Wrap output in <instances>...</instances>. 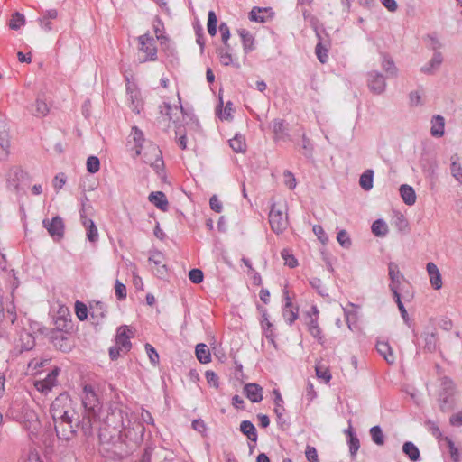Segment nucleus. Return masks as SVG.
Segmentation results:
<instances>
[{
	"label": "nucleus",
	"instance_id": "nucleus-8",
	"mask_svg": "<svg viewBox=\"0 0 462 462\" xmlns=\"http://www.w3.org/2000/svg\"><path fill=\"white\" fill-rule=\"evenodd\" d=\"M367 85L372 93L381 95L385 91L387 84L382 73L373 70L367 75Z\"/></svg>",
	"mask_w": 462,
	"mask_h": 462
},
{
	"label": "nucleus",
	"instance_id": "nucleus-24",
	"mask_svg": "<svg viewBox=\"0 0 462 462\" xmlns=\"http://www.w3.org/2000/svg\"><path fill=\"white\" fill-rule=\"evenodd\" d=\"M402 451L411 461L416 462L420 460V450L412 442L406 441L402 446Z\"/></svg>",
	"mask_w": 462,
	"mask_h": 462
},
{
	"label": "nucleus",
	"instance_id": "nucleus-22",
	"mask_svg": "<svg viewBox=\"0 0 462 462\" xmlns=\"http://www.w3.org/2000/svg\"><path fill=\"white\" fill-rule=\"evenodd\" d=\"M430 134L434 137H440L444 134L445 120L444 117L437 115L431 119Z\"/></svg>",
	"mask_w": 462,
	"mask_h": 462
},
{
	"label": "nucleus",
	"instance_id": "nucleus-62",
	"mask_svg": "<svg viewBox=\"0 0 462 462\" xmlns=\"http://www.w3.org/2000/svg\"><path fill=\"white\" fill-rule=\"evenodd\" d=\"M309 331L313 337L318 339L319 344L324 345V338H323L321 328H319V326H314L313 328H309Z\"/></svg>",
	"mask_w": 462,
	"mask_h": 462
},
{
	"label": "nucleus",
	"instance_id": "nucleus-51",
	"mask_svg": "<svg viewBox=\"0 0 462 462\" xmlns=\"http://www.w3.org/2000/svg\"><path fill=\"white\" fill-rule=\"evenodd\" d=\"M315 52L318 60L321 63H326L328 60V49L324 48L320 42L316 45Z\"/></svg>",
	"mask_w": 462,
	"mask_h": 462
},
{
	"label": "nucleus",
	"instance_id": "nucleus-7",
	"mask_svg": "<svg viewBox=\"0 0 462 462\" xmlns=\"http://www.w3.org/2000/svg\"><path fill=\"white\" fill-rule=\"evenodd\" d=\"M140 51L145 53V57L141 60L142 62L147 60H155L157 59V49L154 39L148 33L139 36Z\"/></svg>",
	"mask_w": 462,
	"mask_h": 462
},
{
	"label": "nucleus",
	"instance_id": "nucleus-14",
	"mask_svg": "<svg viewBox=\"0 0 462 462\" xmlns=\"http://www.w3.org/2000/svg\"><path fill=\"white\" fill-rule=\"evenodd\" d=\"M430 282L435 290H439L442 287V278L438 266L434 263H428L426 266Z\"/></svg>",
	"mask_w": 462,
	"mask_h": 462
},
{
	"label": "nucleus",
	"instance_id": "nucleus-2",
	"mask_svg": "<svg viewBox=\"0 0 462 462\" xmlns=\"http://www.w3.org/2000/svg\"><path fill=\"white\" fill-rule=\"evenodd\" d=\"M50 412L54 422L56 436L59 440L69 442L72 440L79 430L84 436L92 432L89 416H79L72 407V401L66 393L60 394L51 404Z\"/></svg>",
	"mask_w": 462,
	"mask_h": 462
},
{
	"label": "nucleus",
	"instance_id": "nucleus-40",
	"mask_svg": "<svg viewBox=\"0 0 462 462\" xmlns=\"http://www.w3.org/2000/svg\"><path fill=\"white\" fill-rule=\"evenodd\" d=\"M48 112H49V107H48L47 104L43 100L37 98L36 103H35V110L32 111L33 116H44L48 114Z\"/></svg>",
	"mask_w": 462,
	"mask_h": 462
},
{
	"label": "nucleus",
	"instance_id": "nucleus-64",
	"mask_svg": "<svg viewBox=\"0 0 462 462\" xmlns=\"http://www.w3.org/2000/svg\"><path fill=\"white\" fill-rule=\"evenodd\" d=\"M449 423L454 427H460L462 426V411L453 414L449 418Z\"/></svg>",
	"mask_w": 462,
	"mask_h": 462
},
{
	"label": "nucleus",
	"instance_id": "nucleus-9",
	"mask_svg": "<svg viewBox=\"0 0 462 462\" xmlns=\"http://www.w3.org/2000/svg\"><path fill=\"white\" fill-rule=\"evenodd\" d=\"M43 226L48 230L52 237L61 238L64 235V224L62 218L59 216L54 217L51 221L44 219Z\"/></svg>",
	"mask_w": 462,
	"mask_h": 462
},
{
	"label": "nucleus",
	"instance_id": "nucleus-3",
	"mask_svg": "<svg viewBox=\"0 0 462 462\" xmlns=\"http://www.w3.org/2000/svg\"><path fill=\"white\" fill-rule=\"evenodd\" d=\"M81 402L82 406L84 407V413L82 416H89V419L92 421V420L97 416L101 409V402L93 385H84L81 394Z\"/></svg>",
	"mask_w": 462,
	"mask_h": 462
},
{
	"label": "nucleus",
	"instance_id": "nucleus-28",
	"mask_svg": "<svg viewBox=\"0 0 462 462\" xmlns=\"http://www.w3.org/2000/svg\"><path fill=\"white\" fill-rule=\"evenodd\" d=\"M388 273L391 280L390 284H394L400 286L401 279L402 278V274L400 273L399 267L397 263L391 262L388 264Z\"/></svg>",
	"mask_w": 462,
	"mask_h": 462
},
{
	"label": "nucleus",
	"instance_id": "nucleus-41",
	"mask_svg": "<svg viewBox=\"0 0 462 462\" xmlns=\"http://www.w3.org/2000/svg\"><path fill=\"white\" fill-rule=\"evenodd\" d=\"M100 169V162L97 156H89L87 160V170L89 173H96Z\"/></svg>",
	"mask_w": 462,
	"mask_h": 462
},
{
	"label": "nucleus",
	"instance_id": "nucleus-53",
	"mask_svg": "<svg viewBox=\"0 0 462 462\" xmlns=\"http://www.w3.org/2000/svg\"><path fill=\"white\" fill-rule=\"evenodd\" d=\"M145 350L147 352V355L149 356L151 363L152 365L158 364L159 363V354L157 353L155 348L152 345L147 343L145 345Z\"/></svg>",
	"mask_w": 462,
	"mask_h": 462
},
{
	"label": "nucleus",
	"instance_id": "nucleus-39",
	"mask_svg": "<svg viewBox=\"0 0 462 462\" xmlns=\"http://www.w3.org/2000/svg\"><path fill=\"white\" fill-rule=\"evenodd\" d=\"M217 18L214 11H209L208 15V32L211 36L217 33Z\"/></svg>",
	"mask_w": 462,
	"mask_h": 462
},
{
	"label": "nucleus",
	"instance_id": "nucleus-31",
	"mask_svg": "<svg viewBox=\"0 0 462 462\" xmlns=\"http://www.w3.org/2000/svg\"><path fill=\"white\" fill-rule=\"evenodd\" d=\"M373 178H374V171L366 170L359 179V184L361 188L366 191L370 190L373 188Z\"/></svg>",
	"mask_w": 462,
	"mask_h": 462
},
{
	"label": "nucleus",
	"instance_id": "nucleus-35",
	"mask_svg": "<svg viewBox=\"0 0 462 462\" xmlns=\"http://www.w3.org/2000/svg\"><path fill=\"white\" fill-rule=\"evenodd\" d=\"M273 393L275 394V398H274L275 409H274V411L276 413L278 420L282 421V420H283L282 416H283V411H284V408L282 406L283 401H282L281 393L277 390H274Z\"/></svg>",
	"mask_w": 462,
	"mask_h": 462
},
{
	"label": "nucleus",
	"instance_id": "nucleus-20",
	"mask_svg": "<svg viewBox=\"0 0 462 462\" xmlns=\"http://www.w3.org/2000/svg\"><path fill=\"white\" fill-rule=\"evenodd\" d=\"M376 350L385 359L388 364H393L395 357L393 356L392 347L387 342L378 341L376 344Z\"/></svg>",
	"mask_w": 462,
	"mask_h": 462
},
{
	"label": "nucleus",
	"instance_id": "nucleus-43",
	"mask_svg": "<svg viewBox=\"0 0 462 462\" xmlns=\"http://www.w3.org/2000/svg\"><path fill=\"white\" fill-rule=\"evenodd\" d=\"M88 310L87 306L80 301L75 303V312L79 320H85L88 318Z\"/></svg>",
	"mask_w": 462,
	"mask_h": 462
},
{
	"label": "nucleus",
	"instance_id": "nucleus-56",
	"mask_svg": "<svg viewBox=\"0 0 462 462\" xmlns=\"http://www.w3.org/2000/svg\"><path fill=\"white\" fill-rule=\"evenodd\" d=\"M395 226L400 230H405L408 227V221L402 214L398 213L394 219Z\"/></svg>",
	"mask_w": 462,
	"mask_h": 462
},
{
	"label": "nucleus",
	"instance_id": "nucleus-26",
	"mask_svg": "<svg viewBox=\"0 0 462 462\" xmlns=\"http://www.w3.org/2000/svg\"><path fill=\"white\" fill-rule=\"evenodd\" d=\"M160 112L162 115H165L170 121L175 123L178 120V117L176 116L179 113L178 106H171L169 103L164 102L160 106Z\"/></svg>",
	"mask_w": 462,
	"mask_h": 462
},
{
	"label": "nucleus",
	"instance_id": "nucleus-45",
	"mask_svg": "<svg viewBox=\"0 0 462 462\" xmlns=\"http://www.w3.org/2000/svg\"><path fill=\"white\" fill-rule=\"evenodd\" d=\"M337 240L344 248H349L351 245V239L346 230H340L337 233Z\"/></svg>",
	"mask_w": 462,
	"mask_h": 462
},
{
	"label": "nucleus",
	"instance_id": "nucleus-10",
	"mask_svg": "<svg viewBox=\"0 0 462 462\" xmlns=\"http://www.w3.org/2000/svg\"><path fill=\"white\" fill-rule=\"evenodd\" d=\"M134 337V332L129 328L128 326L123 325L118 328L116 334V345L120 346V348L124 352H128L131 348L130 338Z\"/></svg>",
	"mask_w": 462,
	"mask_h": 462
},
{
	"label": "nucleus",
	"instance_id": "nucleus-6",
	"mask_svg": "<svg viewBox=\"0 0 462 462\" xmlns=\"http://www.w3.org/2000/svg\"><path fill=\"white\" fill-rule=\"evenodd\" d=\"M269 223L274 233H282L288 226L287 215H284L282 208H277L275 205H273L269 213Z\"/></svg>",
	"mask_w": 462,
	"mask_h": 462
},
{
	"label": "nucleus",
	"instance_id": "nucleus-54",
	"mask_svg": "<svg viewBox=\"0 0 462 462\" xmlns=\"http://www.w3.org/2000/svg\"><path fill=\"white\" fill-rule=\"evenodd\" d=\"M448 447L450 453V457L454 462L459 461V452L457 448L455 446V443L450 439H446Z\"/></svg>",
	"mask_w": 462,
	"mask_h": 462
},
{
	"label": "nucleus",
	"instance_id": "nucleus-4",
	"mask_svg": "<svg viewBox=\"0 0 462 462\" xmlns=\"http://www.w3.org/2000/svg\"><path fill=\"white\" fill-rule=\"evenodd\" d=\"M455 393L456 387L453 381L447 376L442 377L438 398L441 411L446 412L454 409L456 405Z\"/></svg>",
	"mask_w": 462,
	"mask_h": 462
},
{
	"label": "nucleus",
	"instance_id": "nucleus-32",
	"mask_svg": "<svg viewBox=\"0 0 462 462\" xmlns=\"http://www.w3.org/2000/svg\"><path fill=\"white\" fill-rule=\"evenodd\" d=\"M423 339L425 342L424 349L428 352H434L437 348V337L435 332H425L423 335Z\"/></svg>",
	"mask_w": 462,
	"mask_h": 462
},
{
	"label": "nucleus",
	"instance_id": "nucleus-50",
	"mask_svg": "<svg viewBox=\"0 0 462 462\" xmlns=\"http://www.w3.org/2000/svg\"><path fill=\"white\" fill-rule=\"evenodd\" d=\"M282 257L284 260L285 265L289 266L290 268H294L297 266L298 262L289 250L284 249L282 252Z\"/></svg>",
	"mask_w": 462,
	"mask_h": 462
},
{
	"label": "nucleus",
	"instance_id": "nucleus-11",
	"mask_svg": "<svg viewBox=\"0 0 462 462\" xmlns=\"http://www.w3.org/2000/svg\"><path fill=\"white\" fill-rule=\"evenodd\" d=\"M10 154L9 134L5 124L0 121V161H6Z\"/></svg>",
	"mask_w": 462,
	"mask_h": 462
},
{
	"label": "nucleus",
	"instance_id": "nucleus-37",
	"mask_svg": "<svg viewBox=\"0 0 462 462\" xmlns=\"http://www.w3.org/2000/svg\"><path fill=\"white\" fill-rule=\"evenodd\" d=\"M229 144L236 152H242L245 150V139L240 135H236L234 138L230 139Z\"/></svg>",
	"mask_w": 462,
	"mask_h": 462
},
{
	"label": "nucleus",
	"instance_id": "nucleus-60",
	"mask_svg": "<svg viewBox=\"0 0 462 462\" xmlns=\"http://www.w3.org/2000/svg\"><path fill=\"white\" fill-rule=\"evenodd\" d=\"M116 295L118 300H124L126 298V287L118 280L116 282Z\"/></svg>",
	"mask_w": 462,
	"mask_h": 462
},
{
	"label": "nucleus",
	"instance_id": "nucleus-29",
	"mask_svg": "<svg viewBox=\"0 0 462 462\" xmlns=\"http://www.w3.org/2000/svg\"><path fill=\"white\" fill-rule=\"evenodd\" d=\"M238 33L241 37L243 48L245 52H249L254 49V38L252 34L246 31L245 29H241L238 31Z\"/></svg>",
	"mask_w": 462,
	"mask_h": 462
},
{
	"label": "nucleus",
	"instance_id": "nucleus-21",
	"mask_svg": "<svg viewBox=\"0 0 462 462\" xmlns=\"http://www.w3.org/2000/svg\"><path fill=\"white\" fill-rule=\"evenodd\" d=\"M399 190L400 195L406 205L411 206L416 202V193L411 186L402 184Z\"/></svg>",
	"mask_w": 462,
	"mask_h": 462
},
{
	"label": "nucleus",
	"instance_id": "nucleus-23",
	"mask_svg": "<svg viewBox=\"0 0 462 462\" xmlns=\"http://www.w3.org/2000/svg\"><path fill=\"white\" fill-rule=\"evenodd\" d=\"M240 431L245 435L249 440L257 441V431L254 425L250 420H243L240 424Z\"/></svg>",
	"mask_w": 462,
	"mask_h": 462
},
{
	"label": "nucleus",
	"instance_id": "nucleus-38",
	"mask_svg": "<svg viewBox=\"0 0 462 462\" xmlns=\"http://www.w3.org/2000/svg\"><path fill=\"white\" fill-rule=\"evenodd\" d=\"M273 131L275 134V137L278 139L282 138L285 132L284 120L282 119H275L272 124Z\"/></svg>",
	"mask_w": 462,
	"mask_h": 462
},
{
	"label": "nucleus",
	"instance_id": "nucleus-36",
	"mask_svg": "<svg viewBox=\"0 0 462 462\" xmlns=\"http://www.w3.org/2000/svg\"><path fill=\"white\" fill-rule=\"evenodd\" d=\"M25 23V17L23 14L19 12H15L13 14L10 21H9V27L12 30H18L22 25H23Z\"/></svg>",
	"mask_w": 462,
	"mask_h": 462
},
{
	"label": "nucleus",
	"instance_id": "nucleus-63",
	"mask_svg": "<svg viewBox=\"0 0 462 462\" xmlns=\"http://www.w3.org/2000/svg\"><path fill=\"white\" fill-rule=\"evenodd\" d=\"M284 182L290 189H293L296 187V179L289 171L284 172Z\"/></svg>",
	"mask_w": 462,
	"mask_h": 462
},
{
	"label": "nucleus",
	"instance_id": "nucleus-44",
	"mask_svg": "<svg viewBox=\"0 0 462 462\" xmlns=\"http://www.w3.org/2000/svg\"><path fill=\"white\" fill-rule=\"evenodd\" d=\"M150 264L154 266L164 265V255L160 251H155L151 254L148 258Z\"/></svg>",
	"mask_w": 462,
	"mask_h": 462
},
{
	"label": "nucleus",
	"instance_id": "nucleus-25",
	"mask_svg": "<svg viewBox=\"0 0 462 462\" xmlns=\"http://www.w3.org/2000/svg\"><path fill=\"white\" fill-rule=\"evenodd\" d=\"M196 356L202 364H207L211 360V355L208 346L204 343H199L196 346Z\"/></svg>",
	"mask_w": 462,
	"mask_h": 462
},
{
	"label": "nucleus",
	"instance_id": "nucleus-46",
	"mask_svg": "<svg viewBox=\"0 0 462 462\" xmlns=\"http://www.w3.org/2000/svg\"><path fill=\"white\" fill-rule=\"evenodd\" d=\"M229 49H230V47L227 48L225 46V48H220L218 50V56H219L220 61L225 66H228L232 62V56L229 53Z\"/></svg>",
	"mask_w": 462,
	"mask_h": 462
},
{
	"label": "nucleus",
	"instance_id": "nucleus-30",
	"mask_svg": "<svg viewBox=\"0 0 462 462\" xmlns=\"http://www.w3.org/2000/svg\"><path fill=\"white\" fill-rule=\"evenodd\" d=\"M372 232L374 236L383 237L388 233V226L383 219H377L372 224Z\"/></svg>",
	"mask_w": 462,
	"mask_h": 462
},
{
	"label": "nucleus",
	"instance_id": "nucleus-55",
	"mask_svg": "<svg viewBox=\"0 0 462 462\" xmlns=\"http://www.w3.org/2000/svg\"><path fill=\"white\" fill-rule=\"evenodd\" d=\"M219 32L221 33L222 41H223L225 46L229 48L230 45L228 44L227 41L230 37V31H229V27L227 26V24L225 23H221L219 25Z\"/></svg>",
	"mask_w": 462,
	"mask_h": 462
},
{
	"label": "nucleus",
	"instance_id": "nucleus-33",
	"mask_svg": "<svg viewBox=\"0 0 462 462\" xmlns=\"http://www.w3.org/2000/svg\"><path fill=\"white\" fill-rule=\"evenodd\" d=\"M316 375L319 379L323 380L326 383H328L331 380V373L328 366L322 365L321 363H318L315 367Z\"/></svg>",
	"mask_w": 462,
	"mask_h": 462
},
{
	"label": "nucleus",
	"instance_id": "nucleus-19",
	"mask_svg": "<svg viewBox=\"0 0 462 462\" xmlns=\"http://www.w3.org/2000/svg\"><path fill=\"white\" fill-rule=\"evenodd\" d=\"M89 313L94 322L98 324L106 316V307L101 301H96L89 307Z\"/></svg>",
	"mask_w": 462,
	"mask_h": 462
},
{
	"label": "nucleus",
	"instance_id": "nucleus-12",
	"mask_svg": "<svg viewBox=\"0 0 462 462\" xmlns=\"http://www.w3.org/2000/svg\"><path fill=\"white\" fill-rule=\"evenodd\" d=\"M84 207L85 205L83 204L82 209L80 210L82 224L87 230V237L88 241L91 243H96L98 240V231L94 221L90 218H88L84 214Z\"/></svg>",
	"mask_w": 462,
	"mask_h": 462
},
{
	"label": "nucleus",
	"instance_id": "nucleus-15",
	"mask_svg": "<svg viewBox=\"0 0 462 462\" xmlns=\"http://www.w3.org/2000/svg\"><path fill=\"white\" fill-rule=\"evenodd\" d=\"M442 61V54L439 51H435L430 61L421 67L420 71L428 75L434 74L440 67Z\"/></svg>",
	"mask_w": 462,
	"mask_h": 462
},
{
	"label": "nucleus",
	"instance_id": "nucleus-47",
	"mask_svg": "<svg viewBox=\"0 0 462 462\" xmlns=\"http://www.w3.org/2000/svg\"><path fill=\"white\" fill-rule=\"evenodd\" d=\"M302 153L305 157L310 158L312 156L313 145L305 134H302Z\"/></svg>",
	"mask_w": 462,
	"mask_h": 462
},
{
	"label": "nucleus",
	"instance_id": "nucleus-13",
	"mask_svg": "<svg viewBox=\"0 0 462 462\" xmlns=\"http://www.w3.org/2000/svg\"><path fill=\"white\" fill-rule=\"evenodd\" d=\"M285 306L283 309V317L289 325H291L298 319L299 309L293 307L292 302L289 297V292H284Z\"/></svg>",
	"mask_w": 462,
	"mask_h": 462
},
{
	"label": "nucleus",
	"instance_id": "nucleus-58",
	"mask_svg": "<svg viewBox=\"0 0 462 462\" xmlns=\"http://www.w3.org/2000/svg\"><path fill=\"white\" fill-rule=\"evenodd\" d=\"M305 456L309 462H319L318 453L314 447L307 446Z\"/></svg>",
	"mask_w": 462,
	"mask_h": 462
},
{
	"label": "nucleus",
	"instance_id": "nucleus-1",
	"mask_svg": "<svg viewBox=\"0 0 462 462\" xmlns=\"http://www.w3.org/2000/svg\"><path fill=\"white\" fill-rule=\"evenodd\" d=\"M143 434L144 426L134 415H129L126 410L115 406L100 428L98 437L102 445H107V449L123 455L138 447Z\"/></svg>",
	"mask_w": 462,
	"mask_h": 462
},
{
	"label": "nucleus",
	"instance_id": "nucleus-42",
	"mask_svg": "<svg viewBox=\"0 0 462 462\" xmlns=\"http://www.w3.org/2000/svg\"><path fill=\"white\" fill-rule=\"evenodd\" d=\"M131 135L133 136V139L136 143V147L138 148L136 150V153L141 154V150H140L141 143L144 141L143 133L140 129H138L136 126H134L132 128Z\"/></svg>",
	"mask_w": 462,
	"mask_h": 462
},
{
	"label": "nucleus",
	"instance_id": "nucleus-17",
	"mask_svg": "<svg viewBox=\"0 0 462 462\" xmlns=\"http://www.w3.org/2000/svg\"><path fill=\"white\" fill-rule=\"evenodd\" d=\"M148 149L150 151V153L152 155V157H154V159L149 158L148 155L145 153L144 154V162L150 164L151 166L159 168L161 165L163 164L161 150L159 149L158 146H156L154 144H151L148 147Z\"/></svg>",
	"mask_w": 462,
	"mask_h": 462
},
{
	"label": "nucleus",
	"instance_id": "nucleus-16",
	"mask_svg": "<svg viewBox=\"0 0 462 462\" xmlns=\"http://www.w3.org/2000/svg\"><path fill=\"white\" fill-rule=\"evenodd\" d=\"M246 397L253 402H259L263 400V389L257 383H247L244 387Z\"/></svg>",
	"mask_w": 462,
	"mask_h": 462
},
{
	"label": "nucleus",
	"instance_id": "nucleus-49",
	"mask_svg": "<svg viewBox=\"0 0 462 462\" xmlns=\"http://www.w3.org/2000/svg\"><path fill=\"white\" fill-rule=\"evenodd\" d=\"M457 159H458V157L457 154H455L451 157L450 170H451V174L455 179H457V177H459L462 174V167L457 162Z\"/></svg>",
	"mask_w": 462,
	"mask_h": 462
},
{
	"label": "nucleus",
	"instance_id": "nucleus-48",
	"mask_svg": "<svg viewBox=\"0 0 462 462\" xmlns=\"http://www.w3.org/2000/svg\"><path fill=\"white\" fill-rule=\"evenodd\" d=\"M349 453L352 458H355L360 448V442L356 436H351L348 439Z\"/></svg>",
	"mask_w": 462,
	"mask_h": 462
},
{
	"label": "nucleus",
	"instance_id": "nucleus-57",
	"mask_svg": "<svg viewBox=\"0 0 462 462\" xmlns=\"http://www.w3.org/2000/svg\"><path fill=\"white\" fill-rule=\"evenodd\" d=\"M313 232L322 244H326L328 240L323 227L319 225L313 226Z\"/></svg>",
	"mask_w": 462,
	"mask_h": 462
},
{
	"label": "nucleus",
	"instance_id": "nucleus-59",
	"mask_svg": "<svg viewBox=\"0 0 462 462\" xmlns=\"http://www.w3.org/2000/svg\"><path fill=\"white\" fill-rule=\"evenodd\" d=\"M206 380L208 384L215 388H218V376L213 371H207L205 374Z\"/></svg>",
	"mask_w": 462,
	"mask_h": 462
},
{
	"label": "nucleus",
	"instance_id": "nucleus-5",
	"mask_svg": "<svg viewBox=\"0 0 462 462\" xmlns=\"http://www.w3.org/2000/svg\"><path fill=\"white\" fill-rule=\"evenodd\" d=\"M27 174L20 167H12L6 175V187L10 191L18 194L20 191H23L26 183Z\"/></svg>",
	"mask_w": 462,
	"mask_h": 462
},
{
	"label": "nucleus",
	"instance_id": "nucleus-34",
	"mask_svg": "<svg viewBox=\"0 0 462 462\" xmlns=\"http://www.w3.org/2000/svg\"><path fill=\"white\" fill-rule=\"evenodd\" d=\"M370 435L373 441L378 445L382 446L384 444V435L380 426L376 425L370 429Z\"/></svg>",
	"mask_w": 462,
	"mask_h": 462
},
{
	"label": "nucleus",
	"instance_id": "nucleus-52",
	"mask_svg": "<svg viewBox=\"0 0 462 462\" xmlns=\"http://www.w3.org/2000/svg\"><path fill=\"white\" fill-rule=\"evenodd\" d=\"M189 278L193 283L199 284L203 281L204 274L199 269H192L189 273Z\"/></svg>",
	"mask_w": 462,
	"mask_h": 462
},
{
	"label": "nucleus",
	"instance_id": "nucleus-27",
	"mask_svg": "<svg viewBox=\"0 0 462 462\" xmlns=\"http://www.w3.org/2000/svg\"><path fill=\"white\" fill-rule=\"evenodd\" d=\"M382 68L389 77H397L398 69L395 66L393 59L388 55L383 56Z\"/></svg>",
	"mask_w": 462,
	"mask_h": 462
},
{
	"label": "nucleus",
	"instance_id": "nucleus-61",
	"mask_svg": "<svg viewBox=\"0 0 462 462\" xmlns=\"http://www.w3.org/2000/svg\"><path fill=\"white\" fill-rule=\"evenodd\" d=\"M210 208L217 213H220L222 211V203L217 197V195H213L209 199Z\"/></svg>",
	"mask_w": 462,
	"mask_h": 462
},
{
	"label": "nucleus",
	"instance_id": "nucleus-18",
	"mask_svg": "<svg viewBox=\"0 0 462 462\" xmlns=\"http://www.w3.org/2000/svg\"><path fill=\"white\" fill-rule=\"evenodd\" d=\"M149 201L162 211L168 209L169 202L165 194L162 191H153L149 194Z\"/></svg>",
	"mask_w": 462,
	"mask_h": 462
}]
</instances>
